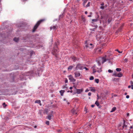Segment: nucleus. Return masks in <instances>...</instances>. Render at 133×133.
Segmentation results:
<instances>
[{
    "label": "nucleus",
    "instance_id": "a18cd8bd",
    "mask_svg": "<svg viewBox=\"0 0 133 133\" xmlns=\"http://www.w3.org/2000/svg\"><path fill=\"white\" fill-rule=\"evenodd\" d=\"M102 50L101 49H99L98 50V51L99 52H101Z\"/></svg>",
    "mask_w": 133,
    "mask_h": 133
},
{
    "label": "nucleus",
    "instance_id": "9b49d317",
    "mask_svg": "<svg viewBox=\"0 0 133 133\" xmlns=\"http://www.w3.org/2000/svg\"><path fill=\"white\" fill-rule=\"evenodd\" d=\"M35 103H37L39 104L41 106L42 105V104L41 102V101L40 100H37L36 101H35Z\"/></svg>",
    "mask_w": 133,
    "mask_h": 133
},
{
    "label": "nucleus",
    "instance_id": "473e14b6",
    "mask_svg": "<svg viewBox=\"0 0 133 133\" xmlns=\"http://www.w3.org/2000/svg\"><path fill=\"white\" fill-rule=\"evenodd\" d=\"M72 112H73V114H77V113L76 112H75V111H74V109H72Z\"/></svg>",
    "mask_w": 133,
    "mask_h": 133
},
{
    "label": "nucleus",
    "instance_id": "20e7f679",
    "mask_svg": "<svg viewBox=\"0 0 133 133\" xmlns=\"http://www.w3.org/2000/svg\"><path fill=\"white\" fill-rule=\"evenodd\" d=\"M84 69V66L83 64H81L80 63H78L76 65V70H82Z\"/></svg>",
    "mask_w": 133,
    "mask_h": 133
},
{
    "label": "nucleus",
    "instance_id": "680f3d73",
    "mask_svg": "<svg viewBox=\"0 0 133 133\" xmlns=\"http://www.w3.org/2000/svg\"><path fill=\"white\" fill-rule=\"evenodd\" d=\"M78 133H83V132H78Z\"/></svg>",
    "mask_w": 133,
    "mask_h": 133
},
{
    "label": "nucleus",
    "instance_id": "7ed1b4c3",
    "mask_svg": "<svg viewBox=\"0 0 133 133\" xmlns=\"http://www.w3.org/2000/svg\"><path fill=\"white\" fill-rule=\"evenodd\" d=\"M58 49L57 47L56 48H54L52 52V54L54 55L56 57H57V55L58 54Z\"/></svg>",
    "mask_w": 133,
    "mask_h": 133
},
{
    "label": "nucleus",
    "instance_id": "8fccbe9b",
    "mask_svg": "<svg viewBox=\"0 0 133 133\" xmlns=\"http://www.w3.org/2000/svg\"><path fill=\"white\" fill-rule=\"evenodd\" d=\"M70 90L72 89V87H70Z\"/></svg>",
    "mask_w": 133,
    "mask_h": 133
},
{
    "label": "nucleus",
    "instance_id": "79ce46f5",
    "mask_svg": "<svg viewBox=\"0 0 133 133\" xmlns=\"http://www.w3.org/2000/svg\"><path fill=\"white\" fill-rule=\"evenodd\" d=\"M88 45H89L90 46H92L93 44L92 43H90V44H88Z\"/></svg>",
    "mask_w": 133,
    "mask_h": 133
},
{
    "label": "nucleus",
    "instance_id": "f704fd0d",
    "mask_svg": "<svg viewBox=\"0 0 133 133\" xmlns=\"http://www.w3.org/2000/svg\"><path fill=\"white\" fill-rule=\"evenodd\" d=\"M108 72L109 73H112L113 72V71L110 69L108 70Z\"/></svg>",
    "mask_w": 133,
    "mask_h": 133
},
{
    "label": "nucleus",
    "instance_id": "cd10ccee",
    "mask_svg": "<svg viewBox=\"0 0 133 133\" xmlns=\"http://www.w3.org/2000/svg\"><path fill=\"white\" fill-rule=\"evenodd\" d=\"M67 87L66 86H64L63 87V89H65V90H67Z\"/></svg>",
    "mask_w": 133,
    "mask_h": 133
},
{
    "label": "nucleus",
    "instance_id": "dca6fc26",
    "mask_svg": "<svg viewBox=\"0 0 133 133\" xmlns=\"http://www.w3.org/2000/svg\"><path fill=\"white\" fill-rule=\"evenodd\" d=\"M116 107H113L112 108L111 111H110V112H113L114 111L116 110Z\"/></svg>",
    "mask_w": 133,
    "mask_h": 133
},
{
    "label": "nucleus",
    "instance_id": "58836bf2",
    "mask_svg": "<svg viewBox=\"0 0 133 133\" xmlns=\"http://www.w3.org/2000/svg\"><path fill=\"white\" fill-rule=\"evenodd\" d=\"M68 82V79L66 78L65 80V83H67Z\"/></svg>",
    "mask_w": 133,
    "mask_h": 133
},
{
    "label": "nucleus",
    "instance_id": "338daca9",
    "mask_svg": "<svg viewBox=\"0 0 133 133\" xmlns=\"http://www.w3.org/2000/svg\"><path fill=\"white\" fill-rule=\"evenodd\" d=\"M60 131V130H59L58 131Z\"/></svg>",
    "mask_w": 133,
    "mask_h": 133
},
{
    "label": "nucleus",
    "instance_id": "a878e982",
    "mask_svg": "<svg viewBox=\"0 0 133 133\" xmlns=\"http://www.w3.org/2000/svg\"><path fill=\"white\" fill-rule=\"evenodd\" d=\"M95 82H96L97 83H98L99 82V79H96L95 80Z\"/></svg>",
    "mask_w": 133,
    "mask_h": 133
},
{
    "label": "nucleus",
    "instance_id": "a19ab883",
    "mask_svg": "<svg viewBox=\"0 0 133 133\" xmlns=\"http://www.w3.org/2000/svg\"><path fill=\"white\" fill-rule=\"evenodd\" d=\"M91 93L90 92H89V93L88 94V95L89 96H90L91 95Z\"/></svg>",
    "mask_w": 133,
    "mask_h": 133
},
{
    "label": "nucleus",
    "instance_id": "c03bdc74",
    "mask_svg": "<svg viewBox=\"0 0 133 133\" xmlns=\"http://www.w3.org/2000/svg\"><path fill=\"white\" fill-rule=\"evenodd\" d=\"M95 106V105H94V104H92V105L91 106V107H92V108H93L94 107V106Z\"/></svg>",
    "mask_w": 133,
    "mask_h": 133
},
{
    "label": "nucleus",
    "instance_id": "5701e85b",
    "mask_svg": "<svg viewBox=\"0 0 133 133\" xmlns=\"http://www.w3.org/2000/svg\"><path fill=\"white\" fill-rule=\"evenodd\" d=\"M111 20H112L111 18H109V19H108V23L109 24L110 22L111 21Z\"/></svg>",
    "mask_w": 133,
    "mask_h": 133
},
{
    "label": "nucleus",
    "instance_id": "423d86ee",
    "mask_svg": "<svg viewBox=\"0 0 133 133\" xmlns=\"http://www.w3.org/2000/svg\"><path fill=\"white\" fill-rule=\"evenodd\" d=\"M85 46L87 47V48H89L91 49V48H92L93 47V46H90L89 45H88V44L87 43V41H86V42L85 43Z\"/></svg>",
    "mask_w": 133,
    "mask_h": 133
},
{
    "label": "nucleus",
    "instance_id": "37998d69",
    "mask_svg": "<svg viewBox=\"0 0 133 133\" xmlns=\"http://www.w3.org/2000/svg\"><path fill=\"white\" fill-rule=\"evenodd\" d=\"M129 95H127L126 96V98H129Z\"/></svg>",
    "mask_w": 133,
    "mask_h": 133
},
{
    "label": "nucleus",
    "instance_id": "f8f14e48",
    "mask_svg": "<svg viewBox=\"0 0 133 133\" xmlns=\"http://www.w3.org/2000/svg\"><path fill=\"white\" fill-rule=\"evenodd\" d=\"M72 59L73 60L74 62L76 61H78L79 60L78 58H76L75 57H72Z\"/></svg>",
    "mask_w": 133,
    "mask_h": 133
},
{
    "label": "nucleus",
    "instance_id": "a211bd4d",
    "mask_svg": "<svg viewBox=\"0 0 133 133\" xmlns=\"http://www.w3.org/2000/svg\"><path fill=\"white\" fill-rule=\"evenodd\" d=\"M81 19L82 20V21L84 22H85V21L86 19L85 17H83V16H82L81 17Z\"/></svg>",
    "mask_w": 133,
    "mask_h": 133
},
{
    "label": "nucleus",
    "instance_id": "bf43d9fd",
    "mask_svg": "<svg viewBox=\"0 0 133 133\" xmlns=\"http://www.w3.org/2000/svg\"><path fill=\"white\" fill-rule=\"evenodd\" d=\"M88 17H91V15H89L88 16Z\"/></svg>",
    "mask_w": 133,
    "mask_h": 133
},
{
    "label": "nucleus",
    "instance_id": "f03ea898",
    "mask_svg": "<svg viewBox=\"0 0 133 133\" xmlns=\"http://www.w3.org/2000/svg\"><path fill=\"white\" fill-rule=\"evenodd\" d=\"M45 21V19H43L40 20L39 21H38L36 25L34 26L33 30V32H34L35 31V30L37 28V27L39 25V24L42 22H43Z\"/></svg>",
    "mask_w": 133,
    "mask_h": 133
},
{
    "label": "nucleus",
    "instance_id": "f3484780",
    "mask_svg": "<svg viewBox=\"0 0 133 133\" xmlns=\"http://www.w3.org/2000/svg\"><path fill=\"white\" fill-rule=\"evenodd\" d=\"M51 115H49L47 116V117H46V118L47 119H48L49 120H50L51 119Z\"/></svg>",
    "mask_w": 133,
    "mask_h": 133
},
{
    "label": "nucleus",
    "instance_id": "1a4fd4ad",
    "mask_svg": "<svg viewBox=\"0 0 133 133\" xmlns=\"http://www.w3.org/2000/svg\"><path fill=\"white\" fill-rule=\"evenodd\" d=\"M56 27L55 26H54L52 27L51 26L50 27V30H51L52 29H53L54 30H55L56 29Z\"/></svg>",
    "mask_w": 133,
    "mask_h": 133
},
{
    "label": "nucleus",
    "instance_id": "4d7b16f0",
    "mask_svg": "<svg viewBox=\"0 0 133 133\" xmlns=\"http://www.w3.org/2000/svg\"><path fill=\"white\" fill-rule=\"evenodd\" d=\"M72 90H71L70 91V92H71V93H72Z\"/></svg>",
    "mask_w": 133,
    "mask_h": 133
},
{
    "label": "nucleus",
    "instance_id": "c9c22d12",
    "mask_svg": "<svg viewBox=\"0 0 133 133\" xmlns=\"http://www.w3.org/2000/svg\"><path fill=\"white\" fill-rule=\"evenodd\" d=\"M100 8L102 9H104V6H102L100 7Z\"/></svg>",
    "mask_w": 133,
    "mask_h": 133
},
{
    "label": "nucleus",
    "instance_id": "aec40b11",
    "mask_svg": "<svg viewBox=\"0 0 133 133\" xmlns=\"http://www.w3.org/2000/svg\"><path fill=\"white\" fill-rule=\"evenodd\" d=\"M92 23H94L93 22H97V19H92Z\"/></svg>",
    "mask_w": 133,
    "mask_h": 133
},
{
    "label": "nucleus",
    "instance_id": "6e6552de",
    "mask_svg": "<svg viewBox=\"0 0 133 133\" xmlns=\"http://www.w3.org/2000/svg\"><path fill=\"white\" fill-rule=\"evenodd\" d=\"M75 77H77L79 76L80 75V73L79 71L76 72L75 73Z\"/></svg>",
    "mask_w": 133,
    "mask_h": 133
},
{
    "label": "nucleus",
    "instance_id": "2f4dec72",
    "mask_svg": "<svg viewBox=\"0 0 133 133\" xmlns=\"http://www.w3.org/2000/svg\"><path fill=\"white\" fill-rule=\"evenodd\" d=\"M3 105L4 107H5L6 106V105L5 104V103H3Z\"/></svg>",
    "mask_w": 133,
    "mask_h": 133
},
{
    "label": "nucleus",
    "instance_id": "ea45409f",
    "mask_svg": "<svg viewBox=\"0 0 133 133\" xmlns=\"http://www.w3.org/2000/svg\"><path fill=\"white\" fill-rule=\"evenodd\" d=\"M84 69H85V70H88V68H87L86 67H84Z\"/></svg>",
    "mask_w": 133,
    "mask_h": 133
},
{
    "label": "nucleus",
    "instance_id": "2eb2a0df",
    "mask_svg": "<svg viewBox=\"0 0 133 133\" xmlns=\"http://www.w3.org/2000/svg\"><path fill=\"white\" fill-rule=\"evenodd\" d=\"M117 77H121L123 76V74L122 73L120 72L119 73L117 74Z\"/></svg>",
    "mask_w": 133,
    "mask_h": 133
},
{
    "label": "nucleus",
    "instance_id": "bb28decb",
    "mask_svg": "<svg viewBox=\"0 0 133 133\" xmlns=\"http://www.w3.org/2000/svg\"><path fill=\"white\" fill-rule=\"evenodd\" d=\"M94 79V77L93 76H91L90 78L89 79L90 80H93Z\"/></svg>",
    "mask_w": 133,
    "mask_h": 133
},
{
    "label": "nucleus",
    "instance_id": "864d4df0",
    "mask_svg": "<svg viewBox=\"0 0 133 133\" xmlns=\"http://www.w3.org/2000/svg\"><path fill=\"white\" fill-rule=\"evenodd\" d=\"M131 85L132 84L133 85V82L132 81H131Z\"/></svg>",
    "mask_w": 133,
    "mask_h": 133
},
{
    "label": "nucleus",
    "instance_id": "603ef678",
    "mask_svg": "<svg viewBox=\"0 0 133 133\" xmlns=\"http://www.w3.org/2000/svg\"><path fill=\"white\" fill-rule=\"evenodd\" d=\"M133 128V127H132V126H131L130 127V129H132Z\"/></svg>",
    "mask_w": 133,
    "mask_h": 133
},
{
    "label": "nucleus",
    "instance_id": "0e129e2a",
    "mask_svg": "<svg viewBox=\"0 0 133 133\" xmlns=\"http://www.w3.org/2000/svg\"><path fill=\"white\" fill-rule=\"evenodd\" d=\"M36 127H37L36 126H35L34 127V128H36Z\"/></svg>",
    "mask_w": 133,
    "mask_h": 133
},
{
    "label": "nucleus",
    "instance_id": "39448f33",
    "mask_svg": "<svg viewBox=\"0 0 133 133\" xmlns=\"http://www.w3.org/2000/svg\"><path fill=\"white\" fill-rule=\"evenodd\" d=\"M69 79L71 82H75L76 81L75 79H74L73 76L71 75H70L68 76Z\"/></svg>",
    "mask_w": 133,
    "mask_h": 133
},
{
    "label": "nucleus",
    "instance_id": "69168bd1",
    "mask_svg": "<svg viewBox=\"0 0 133 133\" xmlns=\"http://www.w3.org/2000/svg\"><path fill=\"white\" fill-rule=\"evenodd\" d=\"M70 92V91H67V92Z\"/></svg>",
    "mask_w": 133,
    "mask_h": 133
},
{
    "label": "nucleus",
    "instance_id": "6ab92c4d",
    "mask_svg": "<svg viewBox=\"0 0 133 133\" xmlns=\"http://www.w3.org/2000/svg\"><path fill=\"white\" fill-rule=\"evenodd\" d=\"M14 40L16 42H17L19 40V39L18 38H15L14 39Z\"/></svg>",
    "mask_w": 133,
    "mask_h": 133
},
{
    "label": "nucleus",
    "instance_id": "b1692460",
    "mask_svg": "<svg viewBox=\"0 0 133 133\" xmlns=\"http://www.w3.org/2000/svg\"><path fill=\"white\" fill-rule=\"evenodd\" d=\"M116 70L117 71L119 72L121 70V69L120 68H117Z\"/></svg>",
    "mask_w": 133,
    "mask_h": 133
},
{
    "label": "nucleus",
    "instance_id": "de8ad7c7",
    "mask_svg": "<svg viewBox=\"0 0 133 133\" xmlns=\"http://www.w3.org/2000/svg\"><path fill=\"white\" fill-rule=\"evenodd\" d=\"M131 88L132 89H133V85H131Z\"/></svg>",
    "mask_w": 133,
    "mask_h": 133
},
{
    "label": "nucleus",
    "instance_id": "9d476101",
    "mask_svg": "<svg viewBox=\"0 0 133 133\" xmlns=\"http://www.w3.org/2000/svg\"><path fill=\"white\" fill-rule=\"evenodd\" d=\"M65 92V91L64 90H61L59 91V92L61 94V96H63V93Z\"/></svg>",
    "mask_w": 133,
    "mask_h": 133
},
{
    "label": "nucleus",
    "instance_id": "3c124183",
    "mask_svg": "<svg viewBox=\"0 0 133 133\" xmlns=\"http://www.w3.org/2000/svg\"><path fill=\"white\" fill-rule=\"evenodd\" d=\"M85 13L86 14H87L88 13V12L87 11H86L85 12Z\"/></svg>",
    "mask_w": 133,
    "mask_h": 133
},
{
    "label": "nucleus",
    "instance_id": "49530a36",
    "mask_svg": "<svg viewBox=\"0 0 133 133\" xmlns=\"http://www.w3.org/2000/svg\"><path fill=\"white\" fill-rule=\"evenodd\" d=\"M101 6H103V5H104V3H102L101 4Z\"/></svg>",
    "mask_w": 133,
    "mask_h": 133
},
{
    "label": "nucleus",
    "instance_id": "72a5a7b5",
    "mask_svg": "<svg viewBox=\"0 0 133 133\" xmlns=\"http://www.w3.org/2000/svg\"><path fill=\"white\" fill-rule=\"evenodd\" d=\"M90 2H89L86 5V7H88L89 6H90Z\"/></svg>",
    "mask_w": 133,
    "mask_h": 133
},
{
    "label": "nucleus",
    "instance_id": "e433bc0d",
    "mask_svg": "<svg viewBox=\"0 0 133 133\" xmlns=\"http://www.w3.org/2000/svg\"><path fill=\"white\" fill-rule=\"evenodd\" d=\"M46 124L49 125V121H47L46 122Z\"/></svg>",
    "mask_w": 133,
    "mask_h": 133
},
{
    "label": "nucleus",
    "instance_id": "4be33fe9",
    "mask_svg": "<svg viewBox=\"0 0 133 133\" xmlns=\"http://www.w3.org/2000/svg\"><path fill=\"white\" fill-rule=\"evenodd\" d=\"M73 66H70L68 68V70H71L73 68Z\"/></svg>",
    "mask_w": 133,
    "mask_h": 133
},
{
    "label": "nucleus",
    "instance_id": "4468645a",
    "mask_svg": "<svg viewBox=\"0 0 133 133\" xmlns=\"http://www.w3.org/2000/svg\"><path fill=\"white\" fill-rule=\"evenodd\" d=\"M90 91H92L93 92H95V90L94 88L91 87L90 88Z\"/></svg>",
    "mask_w": 133,
    "mask_h": 133
},
{
    "label": "nucleus",
    "instance_id": "4c0bfd02",
    "mask_svg": "<svg viewBox=\"0 0 133 133\" xmlns=\"http://www.w3.org/2000/svg\"><path fill=\"white\" fill-rule=\"evenodd\" d=\"M116 51H118V53H122V51H119L118 49H116Z\"/></svg>",
    "mask_w": 133,
    "mask_h": 133
},
{
    "label": "nucleus",
    "instance_id": "09e8293b",
    "mask_svg": "<svg viewBox=\"0 0 133 133\" xmlns=\"http://www.w3.org/2000/svg\"><path fill=\"white\" fill-rule=\"evenodd\" d=\"M129 113H127V116H129Z\"/></svg>",
    "mask_w": 133,
    "mask_h": 133
},
{
    "label": "nucleus",
    "instance_id": "393cba45",
    "mask_svg": "<svg viewBox=\"0 0 133 133\" xmlns=\"http://www.w3.org/2000/svg\"><path fill=\"white\" fill-rule=\"evenodd\" d=\"M48 110L47 109H45L44 110V113H46V114H47L48 113Z\"/></svg>",
    "mask_w": 133,
    "mask_h": 133
},
{
    "label": "nucleus",
    "instance_id": "7c9ffc66",
    "mask_svg": "<svg viewBox=\"0 0 133 133\" xmlns=\"http://www.w3.org/2000/svg\"><path fill=\"white\" fill-rule=\"evenodd\" d=\"M124 62H127L128 61V58H125L124 59Z\"/></svg>",
    "mask_w": 133,
    "mask_h": 133
},
{
    "label": "nucleus",
    "instance_id": "052dcab7",
    "mask_svg": "<svg viewBox=\"0 0 133 133\" xmlns=\"http://www.w3.org/2000/svg\"><path fill=\"white\" fill-rule=\"evenodd\" d=\"M27 0H21L22 1H26Z\"/></svg>",
    "mask_w": 133,
    "mask_h": 133
},
{
    "label": "nucleus",
    "instance_id": "c85d7f7f",
    "mask_svg": "<svg viewBox=\"0 0 133 133\" xmlns=\"http://www.w3.org/2000/svg\"><path fill=\"white\" fill-rule=\"evenodd\" d=\"M117 74L116 73H114L113 74V76H115V77H117Z\"/></svg>",
    "mask_w": 133,
    "mask_h": 133
},
{
    "label": "nucleus",
    "instance_id": "0eeeda50",
    "mask_svg": "<svg viewBox=\"0 0 133 133\" xmlns=\"http://www.w3.org/2000/svg\"><path fill=\"white\" fill-rule=\"evenodd\" d=\"M83 91V90L82 89H77L76 90L77 93L78 94H80L81 92H82Z\"/></svg>",
    "mask_w": 133,
    "mask_h": 133
},
{
    "label": "nucleus",
    "instance_id": "e2e57ef3",
    "mask_svg": "<svg viewBox=\"0 0 133 133\" xmlns=\"http://www.w3.org/2000/svg\"><path fill=\"white\" fill-rule=\"evenodd\" d=\"M127 94V93L126 92L124 94H125V95H126Z\"/></svg>",
    "mask_w": 133,
    "mask_h": 133
},
{
    "label": "nucleus",
    "instance_id": "c756f323",
    "mask_svg": "<svg viewBox=\"0 0 133 133\" xmlns=\"http://www.w3.org/2000/svg\"><path fill=\"white\" fill-rule=\"evenodd\" d=\"M87 109L86 108V107H85L84 108V111H85V113H86L87 112Z\"/></svg>",
    "mask_w": 133,
    "mask_h": 133
},
{
    "label": "nucleus",
    "instance_id": "6e6d98bb",
    "mask_svg": "<svg viewBox=\"0 0 133 133\" xmlns=\"http://www.w3.org/2000/svg\"><path fill=\"white\" fill-rule=\"evenodd\" d=\"M88 91H89V90H85V92H88Z\"/></svg>",
    "mask_w": 133,
    "mask_h": 133
},
{
    "label": "nucleus",
    "instance_id": "412c9836",
    "mask_svg": "<svg viewBox=\"0 0 133 133\" xmlns=\"http://www.w3.org/2000/svg\"><path fill=\"white\" fill-rule=\"evenodd\" d=\"M95 104L97 106H98L99 105V103L98 102V101H96L95 102Z\"/></svg>",
    "mask_w": 133,
    "mask_h": 133
},
{
    "label": "nucleus",
    "instance_id": "ddd939ff",
    "mask_svg": "<svg viewBox=\"0 0 133 133\" xmlns=\"http://www.w3.org/2000/svg\"><path fill=\"white\" fill-rule=\"evenodd\" d=\"M123 122H124V123L123 124V128H124V127L126 128L127 127V125L126 124H125V121L124 120H123Z\"/></svg>",
    "mask_w": 133,
    "mask_h": 133
},
{
    "label": "nucleus",
    "instance_id": "13d9d810",
    "mask_svg": "<svg viewBox=\"0 0 133 133\" xmlns=\"http://www.w3.org/2000/svg\"><path fill=\"white\" fill-rule=\"evenodd\" d=\"M131 76H132V78H133V73L132 74Z\"/></svg>",
    "mask_w": 133,
    "mask_h": 133
},
{
    "label": "nucleus",
    "instance_id": "f257e3e1",
    "mask_svg": "<svg viewBox=\"0 0 133 133\" xmlns=\"http://www.w3.org/2000/svg\"><path fill=\"white\" fill-rule=\"evenodd\" d=\"M106 56H105V57L102 58L100 57L96 60V61L98 65H94V68L93 69V73L94 74L97 71L99 73H100L102 71L101 69V67L100 65L101 64V63H103L107 61L106 59Z\"/></svg>",
    "mask_w": 133,
    "mask_h": 133
},
{
    "label": "nucleus",
    "instance_id": "5fc2aeb1",
    "mask_svg": "<svg viewBox=\"0 0 133 133\" xmlns=\"http://www.w3.org/2000/svg\"><path fill=\"white\" fill-rule=\"evenodd\" d=\"M131 87V86H130V85H129L128 86V88H130Z\"/></svg>",
    "mask_w": 133,
    "mask_h": 133
}]
</instances>
